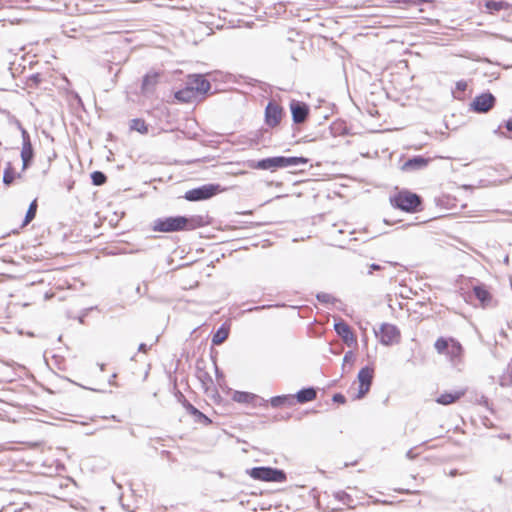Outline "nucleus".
<instances>
[{"mask_svg":"<svg viewBox=\"0 0 512 512\" xmlns=\"http://www.w3.org/2000/svg\"><path fill=\"white\" fill-rule=\"evenodd\" d=\"M206 224L207 221L202 215H178L155 219L153 221L152 229L155 232L172 233L195 230L205 226Z\"/></svg>","mask_w":512,"mask_h":512,"instance_id":"nucleus-1","label":"nucleus"},{"mask_svg":"<svg viewBox=\"0 0 512 512\" xmlns=\"http://www.w3.org/2000/svg\"><path fill=\"white\" fill-rule=\"evenodd\" d=\"M390 203L394 208L407 213H415L420 210L422 204L421 197L408 190H402L390 197Z\"/></svg>","mask_w":512,"mask_h":512,"instance_id":"nucleus-2","label":"nucleus"},{"mask_svg":"<svg viewBox=\"0 0 512 512\" xmlns=\"http://www.w3.org/2000/svg\"><path fill=\"white\" fill-rule=\"evenodd\" d=\"M246 473L254 480L263 482H277L282 483L286 481L287 476L284 470L269 467L257 466L246 470Z\"/></svg>","mask_w":512,"mask_h":512,"instance_id":"nucleus-3","label":"nucleus"},{"mask_svg":"<svg viewBox=\"0 0 512 512\" xmlns=\"http://www.w3.org/2000/svg\"><path fill=\"white\" fill-rule=\"evenodd\" d=\"M224 191L218 183H208L185 192L184 199L189 202L208 200Z\"/></svg>","mask_w":512,"mask_h":512,"instance_id":"nucleus-4","label":"nucleus"},{"mask_svg":"<svg viewBox=\"0 0 512 512\" xmlns=\"http://www.w3.org/2000/svg\"><path fill=\"white\" fill-rule=\"evenodd\" d=\"M496 105V97L489 91L477 95L469 104L470 110L478 113L485 114L492 110Z\"/></svg>","mask_w":512,"mask_h":512,"instance_id":"nucleus-5","label":"nucleus"},{"mask_svg":"<svg viewBox=\"0 0 512 512\" xmlns=\"http://www.w3.org/2000/svg\"><path fill=\"white\" fill-rule=\"evenodd\" d=\"M374 377V370L369 366H364L358 372L357 379L359 382V388L357 394L354 396L355 400H359L365 397L369 392Z\"/></svg>","mask_w":512,"mask_h":512,"instance_id":"nucleus-6","label":"nucleus"},{"mask_svg":"<svg viewBox=\"0 0 512 512\" xmlns=\"http://www.w3.org/2000/svg\"><path fill=\"white\" fill-rule=\"evenodd\" d=\"M19 129L21 131L22 136V149H21V159H22V169L26 170L31 164L34 158V150L30 140V135L25 128L19 124Z\"/></svg>","mask_w":512,"mask_h":512,"instance_id":"nucleus-7","label":"nucleus"},{"mask_svg":"<svg viewBox=\"0 0 512 512\" xmlns=\"http://www.w3.org/2000/svg\"><path fill=\"white\" fill-rule=\"evenodd\" d=\"M376 335L379 336L380 343L385 346L397 343L400 339L399 329L395 325L389 323H383L380 326L379 332H376Z\"/></svg>","mask_w":512,"mask_h":512,"instance_id":"nucleus-8","label":"nucleus"},{"mask_svg":"<svg viewBox=\"0 0 512 512\" xmlns=\"http://www.w3.org/2000/svg\"><path fill=\"white\" fill-rule=\"evenodd\" d=\"M289 106L294 124H302L308 119L310 113L308 104L298 100H291Z\"/></svg>","mask_w":512,"mask_h":512,"instance_id":"nucleus-9","label":"nucleus"},{"mask_svg":"<svg viewBox=\"0 0 512 512\" xmlns=\"http://www.w3.org/2000/svg\"><path fill=\"white\" fill-rule=\"evenodd\" d=\"M283 116V108L275 101H269L265 108V123L269 127H276L280 124Z\"/></svg>","mask_w":512,"mask_h":512,"instance_id":"nucleus-10","label":"nucleus"},{"mask_svg":"<svg viewBox=\"0 0 512 512\" xmlns=\"http://www.w3.org/2000/svg\"><path fill=\"white\" fill-rule=\"evenodd\" d=\"M186 82L197 96L206 94L211 88L210 82L201 74L189 75Z\"/></svg>","mask_w":512,"mask_h":512,"instance_id":"nucleus-11","label":"nucleus"},{"mask_svg":"<svg viewBox=\"0 0 512 512\" xmlns=\"http://www.w3.org/2000/svg\"><path fill=\"white\" fill-rule=\"evenodd\" d=\"M249 167L259 170L275 171L279 168H282L281 156L263 158L258 161H249Z\"/></svg>","mask_w":512,"mask_h":512,"instance_id":"nucleus-12","label":"nucleus"},{"mask_svg":"<svg viewBox=\"0 0 512 512\" xmlns=\"http://www.w3.org/2000/svg\"><path fill=\"white\" fill-rule=\"evenodd\" d=\"M334 330L345 344L351 346L356 344L357 340L354 336L350 326L343 320H340L334 324Z\"/></svg>","mask_w":512,"mask_h":512,"instance_id":"nucleus-13","label":"nucleus"},{"mask_svg":"<svg viewBox=\"0 0 512 512\" xmlns=\"http://www.w3.org/2000/svg\"><path fill=\"white\" fill-rule=\"evenodd\" d=\"M159 77L160 74L156 71H150L143 76L141 91L144 95L150 94L154 91L158 83Z\"/></svg>","mask_w":512,"mask_h":512,"instance_id":"nucleus-14","label":"nucleus"},{"mask_svg":"<svg viewBox=\"0 0 512 512\" xmlns=\"http://www.w3.org/2000/svg\"><path fill=\"white\" fill-rule=\"evenodd\" d=\"M429 163V159L424 156L417 155L409 158L401 167L403 171H414L425 168Z\"/></svg>","mask_w":512,"mask_h":512,"instance_id":"nucleus-15","label":"nucleus"},{"mask_svg":"<svg viewBox=\"0 0 512 512\" xmlns=\"http://www.w3.org/2000/svg\"><path fill=\"white\" fill-rule=\"evenodd\" d=\"M183 406L185 407L186 411L194 417L195 422L202 423L204 425L211 424V419L187 400L184 401Z\"/></svg>","mask_w":512,"mask_h":512,"instance_id":"nucleus-16","label":"nucleus"},{"mask_svg":"<svg viewBox=\"0 0 512 512\" xmlns=\"http://www.w3.org/2000/svg\"><path fill=\"white\" fill-rule=\"evenodd\" d=\"M196 97L197 95L195 94L192 87L187 84V82L185 83V87L174 93V98L181 103H190Z\"/></svg>","mask_w":512,"mask_h":512,"instance_id":"nucleus-17","label":"nucleus"},{"mask_svg":"<svg viewBox=\"0 0 512 512\" xmlns=\"http://www.w3.org/2000/svg\"><path fill=\"white\" fill-rule=\"evenodd\" d=\"M317 397V392L313 387L300 389L294 396V400L298 403L304 404L313 401Z\"/></svg>","mask_w":512,"mask_h":512,"instance_id":"nucleus-18","label":"nucleus"},{"mask_svg":"<svg viewBox=\"0 0 512 512\" xmlns=\"http://www.w3.org/2000/svg\"><path fill=\"white\" fill-rule=\"evenodd\" d=\"M464 394V390L445 392L437 397L436 402L441 405H449L459 400Z\"/></svg>","mask_w":512,"mask_h":512,"instance_id":"nucleus-19","label":"nucleus"},{"mask_svg":"<svg viewBox=\"0 0 512 512\" xmlns=\"http://www.w3.org/2000/svg\"><path fill=\"white\" fill-rule=\"evenodd\" d=\"M473 292L483 307L487 306L491 302L492 296L485 285L480 284L474 286Z\"/></svg>","mask_w":512,"mask_h":512,"instance_id":"nucleus-20","label":"nucleus"},{"mask_svg":"<svg viewBox=\"0 0 512 512\" xmlns=\"http://www.w3.org/2000/svg\"><path fill=\"white\" fill-rule=\"evenodd\" d=\"M309 159L303 156H281L282 168L296 167L308 164Z\"/></svg>","mask_w":512,"mask_h":512,"instance_id":"nucleus-21","label":"nucleus"},{"mask_svg":"<svg viewBox=\"0 0 512 512\" xmlns=\"http://www.w3.org/2000/svg\"><path fill=\"white\" fill-rule=\"evenodd\" d=\"M269 402L273 408H278L285 405L292 406L295 403L294 396L292 395L274 396L270 398Z\"/></svg>","mask_w":512,"mask_h":512,"instance_id":"nucleus-22","label":"nucleus"},{"mask_svg":"<svg viewBox=\"0 0 512 512\" xmlns=\"http://www.w3.org/2000/svg\"><path fill=\"white\" fill-rule=\"evenodd\" d=\"M229 336V328L222 324L217 331L212 336V344L220 345L222 344Z\"/></svg>","mask_w":512,"mask_h":512,"instance_id":"nucleus-23","label":"nucleus"},{"mask_svg":"<svg viewBox=\"0 0 512 512\" xmlns=\"http://www.w3.org/2000/svg\"><path fill=\"white\" fill-rule=\"evenodd\" d=\"M462 351V345L454 338H450V344L446 351V354H448L450 358L453 360L459 358L462 354Z\"/></svg>","mask_w":512,"mask_h":512,"instance_id":"nucleus-24","label":"nucleus"},{"mask_svg":"<svg viewBox=\"0 0 512 512\" xmlns=\"http://www.w3.org/2000/svg\"><path fill=\"white\" fill-rule=\"evenodd\" d=\"M37 200L34 199L28 209H27V212L25 214V217H24V220H23V223H22V227L28 225L36 216V212H37Z\"/></svg>","mask_w":512,"mask_h":512,"instance_id":"nucleus-25","label":"nucleus"},{"mask_svg":"<svg viewBox=\"0 0 512 512\" xmlns=\"http://www.w3.org/2000/svg\"><path fill=\"white\" fill-rule=\"evenodd\" d=\"M255 398V394L243 391H235L233 395V400L238 403H251Z\"/></svg>","mask_w":512,"mask_h":512,"instance_id":"nucleus-26","label":"nucleus"},{"mask_svg":"<svg viewBox=\"0 0 512 512\" xmlns=\"http://www.w3.org/2000/svg\"><path fill=\"white\" fill-rule=\"evenodd\" d=\"M15 179V172L10 162L7 163L3 172V183L6 186H10Z\"/></svg>","mask_w":512,"mask_h":512,"instance_id":"nucleus-27","label":"nucleus"},{"mask_svg":"<svg viewBox=\"0 0 512 512\" xmlns=\"http://www.w3.org/2000/svg\"><path fill=\"white\" fill-rule=\"evenodd\" d=\"M485 7L490 11L499 12L508 7V4L505 1H494L487 0L485 3Z\"/></svg>","mask_w":512,"mask_h":512,"instance_id":"nucleus-28","label":"nucleus"},{"mask_svg":"<svg viewBox=\"0 0 512 512\" xmlns=\"http://www.w3.org/2000/svg\"><path fill=\"white\" fill-rule=\"evenodd\" d=\"M449 344H450V338L449 339H446L444 337H439L435 343H434V347L436 349V351L439 353V354H444L446 353L448 347H449Z\"/></svg>","mask_w":512,"mask_h":512,"instance_id":"nucleus-29","label":"nucleus"},{"mask_svg":"<svg viewBox=\"0 0 512 512\" xmlns=\"http://www.w3.org/2000/svg\"><path fill=\"white\" fill-rule=\"evenodd\" d=\"M90 177L92 184L95 186H101L107 181V176L102 171H93Z\"/></svg>","mask_w":512,"mask_h":512,"instance_id":"nucleus-30","label":"nucleus"},{"mask_svg":"<svg viewBox=\"0 0 512 512\" xmlns=\"http://www.w3.org/2000/svg\"><path fill=\"white\" fill-rule=\"evenodd\" d=\"M130 128L132 130L138 131L142 134H145L148 132L147 125L144 120L136 118L131 121Z\"/></svg>","mask_w":512,"mask_h":512,"instance_id":"nucleus-31","label":"nucleus"},{"mask_svg":"<svg viewBox=\"0 0 512 512\" xmlns=\"http://www.w3.org/2000/svg\"><path fill=\"white\" fill-rule=\"evenodd\" d=\"M333 495L336 500L342 502L343 504L349 506L350 508L352 507L351 504L353 503V498L345 491H337L334 492Z\"/></svg>","mask_w":512,"mask_h":512,"instance_id":"nucleus-32","label":"nucleus"},{"mask_svg":"<svg viewBox=\"0 0 512 512\" xmlns=\"http://www.w3.org/2000/svg\"><path fill=\"white\" fill-rule=\"evenodd\" d=\"M316 298L323 304H333L336 301V299L331 294L325 292L317 293Z\"/></svg>","mask_w":512,"mask_h":512,"instance_id":"nucleus-33","label":"nucleus"},{"mask_svg":"<svg viewBox=\"0 0 512 512\" xmlns=\"http://www.w3.org/2000/svg\"><path fill=\"white\" fill-rule=\"evenodd\" d=\"M282 306H285L284 304L281 305ZM272 307H280L279 304H276V305H261V306H253V307H250L246 310H244V312H255V311H260V310H263V309H269V308H272Z\"/></svg>","mask_w":512,"mask_h":512,"instance_id":"nucleus-34","label":"nucleus"},{"mask_svg":"<svg viewBox=\"0 0 512 512\" xmlns=\"http://www.w3.org/2000/svg\"><path fill=\"white\" fill-rule=\"evenodd\" d=\"M355 359V355L353 351L349 350L345 353L343 358V368L345 367L346 363H352Z\"/></svg>","mask_w":512,"mask_h":512,"instance_id":"nucleus-35","label":"nucleus"},{"mask_svg":"<svg viewBox=\"0 0 512 512\" xmlns=\"http://www.w3.org/2000/svg\"><path fill=\"white\" fill-rule=\"evenodd\" d=\"M333 402L344 404L346 402V397L342 393H336L332 397Z\"/></svg>","mask_w":512,"mask_h":512,"instance_id":"nucleus-36","label":"nucleus"},{"mask_svg":"<svg viewBox=\"0 0 512 512\" xmlns=\"http://www.w3.org/2000/svg\"><path fill=\"white\" fill-rule=\"evenodd\" d=\"M431 1L432 0H399V2H401V3L415 4V5H419V4H423V3H429Z\"/></svg>","mask_w":512,"mask_h":512,"instance_id":"nucleus-37","label":"nucleus"},{"mask_svg":"<svg viewBox=\"0 0 512 512\" xmlns=\"http://www.w3.org/2000/svg\"><path fill=\"white\" fill-rule=\"evenodd\" d=\"M467 89V82L460 80L456 82V90L464 92Z\"/></svg>","mask_w":512,"mask_h":512,"instance_id":"nucleus-38","label":"nucleus"},{"mask_svg":"<svg viewBox=\"0 0 512 512\" xmlns=\"http://www.w3.org/2000/svg\"><path fill=\"white\" fill-rule=\"evenodd\" d=\"M418 456L417 453H414V449L411 448L407 451L406 453V457L409 459V460H414L416 457Z\"/></svg>","mask_w":512,"mask_h":512,"instance_id":"nucleus-39","label":"nucleus"},{"mask_svg":"<svg viewBox=\"0 0 512 512\" xmlns=\"http://www.w3.org/2000/svg\"><path fill=\"white\" fill-rule=\"evenodd\" d=\"M369 271H368V274H372L373 271L375 270H380L381 269V266L379 264H376V263H372L369 267Z\"/></svg>","mask_w":512,"mask_h":512,"instance_id":"nucleus-40","label":"nucleus"},{"mask_svg":"<svg viewBox=\"0 0 512 512\" xmlns=\"http://www.w3.org/2000/svg\"><path fill=\"white\" fill-rule=\"evenodd\" d=\"M505 127L509 132H512V118L508 119L505 122Z\"/></svg>","mask_w":512,"mask_h":512,"instance_id":"nucleus-41","label":"nucleus"},{"mask_svg":"<svg viewBox=\"0 0 512 512\" xmlns=\"http://www.w3.org/2000/svg\"><path fill=\"white\" fill-rule=\"evenodd\" d=\"M148 348H149V347H148L145 343H141V344L139 345V347H138V351H139V352H144V353H145V352L148 350Z\"/></svg>","mask_w":512,"mask_h":512,"instance_id":"nucleus-42","label":"nucleus"},{"mask_svg":"<svg viewBox=\"0 0 512 512\" xmlns=\"http://www.w3.org/2000/svg\"><path fill=\"white\" fill-rule=\"evenodd\" d=\"M336 132H337L338 134H340V135H347V134H348V129H347V127H346V126H343V127L341 128V130H338V131H336Z\"/></svg>","mask_w":512,"mask_h":512,"instance_id":"nucleus-43","label":"nucleus"},{"mask_svg":"<svg viewBox=\"0 0 512 512\" xmlns=\"http://www.w3.org/2000/svg\"><path fill=\"white\" fill-rule=\"evenodd\" d=\"M493 479L498 484H502V482H503V479H502L501 475H495Z\"/></svg>","mask_w":512,"mask_h":512,"instance_id":"nucleus-44","label":"nucleus"},{"mask_svg":"<svg viewBox=\"0 0 512 512\" xmlns=\"http://www.w3.org/2000/svg\"><path fill=\"white\" fill-rule=\"evenodd\" d=\"M116 377H117V374H116V373H114V374H112V375H111V377H110V379H109V384H110V385H114V380L116 379Z\"/></svg>","mask_w":512,"mask_h":512,"instance_id":"nucleus-45","label":"nucleus"},{"mask_svg":"<svg viewBox=\"0 0 512 512\" xmlns=\"http://www.w3.org/2000/svg\"><path fill=\"white\" fill-rule=\"evenodd\" d=\"M458 474H459L458 470H456V469L451 470L450 473H449V475L452 476V477L457 476Z\"/></svg>","mask_w":512,"mask_h":512,"instance_id":"nucleus-46","label":"nucleus"},{"mask_svg":"<svg viewBox=\"0 0 512 512\" xmlns=\"http://www.w3.org/2000/svg\"><path fill=\"white\" fill-rule=\"evenodd\" d=\"M500 129H501V128H500V126H499L497 129H495V130H494V133H495V134H497V135H501V136H503V135H504V133H503V132H501V131H500Z\"/></svg>","mask_w":512,"mask_h":512,"instance_id":"nucleus-47","label":"nucleus"},{"mask_svg":"<svg viewBox=\"0 0 512 512\" xmlns=\"http://www.w3.org/2000/svg\"><path fill=\"white\" fill-rule=\"evenodd\" d=\"M32 79L35 80V81H39V75L38 74L33 75Z\"/></svg>","mask_w":512,"mask_h":512,"instance_id":"nucleus-48","label":"nucleus"},{"mask_svg":"<svg viewBox=\"0 0 512 512\" xmlns=\"http://www.w3.org/2000/svg\"><path fill=\"white\" fill-rule=\"evenodd\" d=\"M341 126H342V124H338V127H341ZM333 129L335 130V132L338 131V128H337L336 124L334 125Z\"/></svg>","mask_w":512,"mask_h":512,"instance_id":"nucleus-49","label":"nucleus"},{"mask_svg":"<svg viewBox=\"0 0 512 512\" xmlns=\"http://www.w3.org/2000/svg\"><path fill=\"white\" fill-rule=\"evenodd\" d=\"M216 375L217 376H222V373L219 371V369L216 367Z\"/></svg>","mask_w":512,"mask_h":512,"instance_id":"nucleus-50","label":"nucleus"},{"mask_svg":"<svg viewBox=\"0 0 512 512\" xmlns=\"http://www.w3.org/2000/svg\"><path fill=\"white\" fill-rule=\"evenodd\" d=\"M100 370L103 371L105 368V364H99Z\"/></svg>","mask_w":512,"mask_h":512,"instance_id":"nucleus-51","label":"nucleus"},{"mask_svg":"<svg viewBox=\"0 0 512 512\" xmlns=\"http://www.w3.org/2000/svg\"><path fill=\"white\" fill-rule=\"evenodd\" d=\"M504 262H505V263H507V262H508V256H506V257H505Z\"/></svg>","mask_w":512,"mask_h":512,"instance_id":"nucleus-52","label":"nucleus"},{"mask_svg":"<svg viewBox=\"0 0 512 512\" xmlns=\"http://www.w3.org/2000/svg\"><path fill=\"white\" fill-rule=\"evenodd\" d=\"M401 492L410 493L409 490H402Z\"/></svg>","mask_w":512,"mask_h":512,"instance_id":"nucleus-53","label":"nucleus"}]
</instances>
